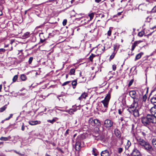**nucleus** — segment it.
I'll return each mask as SVG.
<instances>
[{
	"label": "nucleus",
	"instance_id": "nucleus-1",
	"mask_svg": "<svg viewBox=\"0 0 156 156\" xmlns=\"http://www.w3.org/2000/svg\"><path fill=\"white\" fill-rule=\"evenodd\" d=\"M138 105V104H136L133 102L130 106L127 109V111L129 113L133 114L135 117H138L139 116V110L137 109Z\"/></svg>",
	"mask_w": 156,
	"mask_h": 156
},
{
	"label": "nucleus",
	"instance_id": "nucleus-2",
	"mask_svg": "<svg viewBox=\"0 0 156 156\" xmlns=\"http://www.w3.org/2000/svg\"><path fill=\"white\" fill-rule=\"evenodd\" d=\"M110 98V95L109 94H108L105 98L104 99L101 101V102L103 105V106H99V109L102 112H105L108 107V103Z\"/></svg>",
	"mask_w": 156,
	"mask_h": 156
},
{
	"label": "nucleus",
	"instance_id": "nucleus-3",
	"mask_svg": "<svg viewBox=\"0 0 156 156\" xmlns=\"http://www.w3.org/2000/svg\"><path fill=\"white\" fill-rule=\"evenodd\" d=\"M89 124L90 126H100L101 125L100 121L98 119H94L93 118H90L88 121Z\"/></svg>",
	"mask_w": 156,
	"mask_h": 156
},
{
	"label": "nucleus",
	"instance_id": "nucleus-4",
	"mask_svg": "<svg viewBox=\"0 0 156 156\" xmlns=\"http://www.w3.org/2000/svg\"><path fill=\"white\" fill-rule=\"evenodd\" d=\"M141 121L143 124L145 126L148 127L151 125L147 115L146 116L142 117Z\"/></svg>",
	"mask_w": 156,
	"mask_h": 156
},
{
	"label": "nucleus",
	"instance_id": "nucleus-5",
	"mask_svg": "<svg viewBox=\"0 0 156 156\" xmlns=\"http://www.w3.org/2000/svg\"><path fill=\"white\" fill-rule=\"evenodd\" d=\"M113 125V122L110 119H107L104 121V125L108 129H110L111 128L112 126Z\"/></svg>",
	"mask_w": 156,
	"mask_h": 156
},
{
	"label": "nucleus",
	"instance_id": "nucleus-6",
	"mask_svg": "<svg viewBox=\"0 0 156 156\" xmlns=\"http://www.w3.org/2000/svg\"><path fill=\"white\" fill-rule=\"evenodd\" d=\"M147 116L151 125L152 124L156 123V117L152 114H148Z\"/></svg>",
	"mask_w": 156,
	"mask_h": 156
},
{
	"label": "nucleus",
	"instance_id": "nucleus-7",
	"mask_svg": "<svg viewBox=\"0 0 156 156\" xmlns=\"http://www.w3.org/2000/svg\"><path fill=\"white\" fill-rule=\"evenodd\" d=\"M135 138L137 141V144L142 147L147 142L139 136H136Z\"/></svg>",
	"mask_w": 156,
	"mask_h": 156
},
{
	"label": "nucleus",
	"instance_id": "nucleus-8",
	"mask_svg": "<svg viewBox=\"0 0 156 156\" xmlns=\"http://www.w3.org/2000/svg\"><path fill=\"white\" fill-rule=\"evenodd\" d=\"M142 147L147 151H151L153 150L152 146L148 142H147Z\"/></svg>",
	"mask_w": 156,
	"mask_h": 156
},
{
	"label": "nucleus",
	"instance_id": "nucleus-9",
	"mask_svg": "<svg viewBox=\"0 0 156 156\" xmlns=\"http://www.w3.org/2000/svg\"><path fill=\"white\" fill-rule=\"evenodd\" d=\"M132 156H141L139 151L136 148H134L132 153H131Z\"/></svg>",
	"mask_w": 156,
	"mask_h": 156
},
{
	"label": "nucleus",
	"instance_id": "nucleus-10",
	"mask_svg": "<svg viewBox=\"0 0 156 156\" xmlns=\"http://www.w3.org/2000/svg\"><path fill=\"white\" fill-rule=\"evenodd\" d=\"M82 147L81 146V143L80 140H77L76 141L75 146V149L76 151H79L81 148Z\"/></svg>",
	"mask_w": 156,
	"mask_h": 156
},
{
	"label": "nucleus",
	"instance_id": "nucleus-11",
	"mask_svg": "<svg viewBox=\"0 0 156 156\" xmlns=\"http://www.w3.org/2000/svg\"><path fill=\"white\" fill-rule=\"evenodd\" d=\"M150 112L151 114L153 115L156 117V105L154 106L150 109Z\"/></svg>",
	"mask_w": 156,
	"mask_h": 156
},
{
	"label": "nucleus",
	"instance_id": "nucleus-12",
	"mask_svg": "<svg viewBox=\"0 0 156 156\" xmlns=\"http://www.w3.org/2000/svg\"><path fill=\"white\" fill-rule=\"evenodd\" d=\"M115 134L118 138H120L121 136V132L117 129H115L114 131Z\"/></svg>",
	"mask_w": 156,
	"mask_h": 156
},
{
	"label": "nucleus",
	"instance_id": "nucleus-13",
	"mask_svg": "<svg viewBox=\"0 0 156 156\" xmlns=\"http://www.w3.org/2000/svg\"><path fill=\"white\" fill-rule=\"evenodd\" d=\"M88 94L87 93L84 92L81 95V96L78 99L81 101L83 99H85L86 97H87Z\"/></svg>",
	"mask_w": 156,
	"mask_h": 156
},
{
	"label": "nucleus",
	"instance_id": "nucleus-14",
	"mask_svg": "<svg viewBox=\"0 0 156 156\" xmlns=\"http://www.w3.org/2000/svg\"><path fill=\"white\" fill-rule=\"evenodd\" d=\"M101 156H109V152L107 150L102 151L101 153Z\"/></svg>",
	"mask_w": 156,
	"mask_h": 156
},
{
	"label": "nucleus",
	"instance_id": "nucleus-15",
	"mask_svg": "<svg viewBox=\"0 0 156 156\" xmlns=\"http://www.w3.org/2000/svg\"><path fill=\"white\" fill-rule=\"evenodd\" d=\"M136 92L135 90H132L129 92V95L132 98H134L136 96Z\"/></svg>",
	"mask_w": 156,
	"mask_h": 156
},
{
	"label": "nucleus",
	"instance_id": "nucleus-16",
	"mask_svg": "<svg viewBox=\"0 0 156 156\" xmlns=\"http://www.w3.org/2000/svg\"><path fill=\"white\" fill-rule=\"evenodd\" d=\"M140 42H141V41H136L133 43L132 46V51L134 50L135 47L137 46V44H139Z\"/></svg>",
	"mask_w": 156,
	"mask_h": 156
},
{
	"label": "nucleus",
	"instance_id": "nucleus-17",
	"mask_svg": "<svg viewBox=\"0 0 156 156\" xmlns=\"http://www.w3.org/2000/svg\"><path fill=\"white\" fill-rule=\"evenodd\" d=\"M140 42H141V41H136L133 43L132 46V51L134 50L135 47L137 46V44H139Z\"/></svg>",
	"mask_w": 156,
	"mask_h": 156
},
{
	"label": "nucleus",
	"instance_id": "nucleus-18",
	"mask_svg": "<svg viewBox=\"0 0 156 156\" xmlns=\"http://www.w3.org/2000/svg\"><path fill=\"white\" fill-rule=\"evenodd\" d=\"M140 42H141V41H136L133 43L132 46V51L134 50L135 47L137 46V44H139Z\"/></svg>",
	"mask_w": 156,
	"mask_h": 156
},
{
	"label": "nucleus",
	"instance_id": "nucleus-19",
	"mask_svg": "<svg viewBox=\"0 0 156 156\" xmlns=\"http://www.w3.org/2000/svg\"><path fill=\"white\" fill-rule=\"evenodd\" d=\"M151 101L154 106H156V97H154L151 98Z\"/></svg>",
	"mask_w": 156,
	"mask_h": 156
},
{
	"label": "nucleus",
	"instance_id": "nucleus-20",
	"mask_svg": "<svg viewBox=\"0 0 156 156\" xmlns=\"http://www.w3.org/2000/svg\"><path fill=\"white\" fill-rule=\"evenodd\" d=\"M143 54L144 53L142 52H141L140 53L137 54L135 58V61H136V60L139 59Z\"/></svg>",
	"mask_w": 156,
	"mask_h": 156
},
{
	"label": "nucleus",
	"instance_id": "nucleus-21",
	"mask_svg": "<svg viewBox=\"0 0 156 156\" xmlns=\"http://www.w3.org/2000/svg\"><path fill=\"white\" fill-rule=\"evenodd\" d=\"M29 123L31 125L34 126L37 124L38 123V121L37 120L29 121Z\"/></svg>",
	"mask_w": 156,
	"mask_h": 156
},
{
	"label": "nucleus",
	"instance_id": "nucleus-22",
	"mask_svg": "<svg viewBox=\"0 0 156 156\" xmlns=\"http://www.w3.org/2000/svg\"><path fill=\"white\" fill-rule=\"evenodd\" d=\"M77 84V80H75L72 81V84L73 86V88L75 89Z\"/></svg>",
	"mask_w": 156,
	"mask_h": 156
},
{
	"label": "nucleus",
	"instance_id": "nucleus-23",
	"mask_svg": "<svg viewBox=\"0 0 156 156\" xmlns=\"http://www.w3.org/2000/svg\"><path fill=\"white\" fill-rule=\"evenodd\" d=\"M92 154L95 156L98 155V152L97 150L94 148H93L92 150Z\"/></svg>",
	"mask_w": 156,
	"mask_h": 156
},
{
	"label": "nucleus",
	"instance_id": "nucleus-24",
	"mask_svg": "<svg viewBox=\"0 0 156 156\" xmlns=\"http://www.w3.org/2000/svg\"><path fill=\"white\" fill-rule=\"evenodd\" d=\"M10 138L11 137L10 136H9L8 137H1L0 138V140L2 141H7L9 140V139H10Z\"/></svg>",
	"mask_w": 156,
	"mask_h": 156
},
{
	"label": "nucleus",
	"instance_id": "nucleus-25",
	"mask_svg": "<svg viewBox=\"0 0 156 156\" xmlns=\"http://www.w3.org/2000/svg\"><path fill=\"white\" fill-rule=\"evenodd\" d=\"M20 78L22 81H24L27 80V77L25 75L23 74L21 75Z\"/></svg>",
	"mask_w": 156,
	"mask_h": 156
},
{
	"label": "nucleus",
	"instance_id": "nucleus-26",
	"mask_svg": "<svg viewBox=\"0 0 156 156\" xmlns=\"http://www.w3.org/2000/svg\"><path fill=\"white\" fill-rule=\"evenodd\" d=\"M96 56V55L92 53L89 58V59L90 61L91 62H93V60L94 58Z\"/></svg>",
	"mask_w": 156,
	"mask_h": 156
},
{
	"label": "nucleus",
	"instance_id": "nucleus-27",
	"mask_svg": "<svg viewBox=\"0 0 156 156\" xmlns=\"http://www.w3.org/2000/svg\"><path fill=\"white\" fill-rule=\"evenodd\" d=\"M152 144L156 148V138H154L151 140Z\"/></svg>",
	"mask_w": 156,
	"mask_h": 156
},
{
	"label": "nucleus",
	"instance_id": "nucleus-28",
	"mask_svg": "<svg viewBox=\"0 0 156 156\" xmlns=\"http://www.w3.org/2000/svg\"><path fill=\"white\" fill-rule=\"evenodd\" d=\"M127 143L126 145L125 148L126 149H128L131 145V144L129 140H127Z\"/></svg>",
	"mask_w": 156,
	"mask_h": 156
},
{
	"label": "nucleus",
	"instance_id": "nucleus-29",
	"mask_svg": "<svg viewBox=\"0 0 156 156\" xmlns=\"http://www.w3.org/2000/svg\"><path fill=\"white\" fill-rule=\"evenodd\" d=\"M75 70L74 69H70L69 74L70 75H75Z\"/></svg>",
	"mask_w": 156,
	"mask_h": 156
},
{
	"label": "nucleus",
	"instance_id": "nucleus-30",
	"mask_svg": "<svg viewBox=\"0 0 156 156\" xmlns=\"http://www.w3.org/2000/svg\"><path fill=\"white\" fill-rule=\"evenodd\" d=\"M30 33L28 32H27L24 33L23 36V37L24 38H26L28 37L29 36Z\"/></svg>",
	"mask_w": 156,
	"mask_h": 156
},
{
	"label": "nucleus",
	"instance_id": "nucleus-31",
	"mask_svg": "<svg viewBox=\"0 0 156 156\" xmlns=\"http://www.w3.org/2000/svg\"><path fill=\"white\" fill-rule=\"evenodd\" d=\"M116 52H117V51H116V52H113L112 53V54L110 56V60H111L112 59H113L114 58V57H115V55L116 53Z\"/></svg>",
	"mask_w": 156,
	"mask_h": 156
},
{
	"label": "nucleus",
	"instance_id": "nucleus-32",
	"mask_svg": "<svg viewBox=\"0 0 156 156\" xmlns=\"http://www.w3.org/2000/svg\"><path fill=\"white\" fill-rule=\"evenodd\" d=\"M144 31H142L138 33V35L139 37H142L143 36V35H144Z\"/></svg>",
	"mask_w": 156,
	"mask_h": 156
},
{
	"label": "nucleus",
	"instance_id": "nucleus-33",
	"mask_svg": "<svg viewBox=\"0 0 156 156\" xmlns=\"http://www.w3.org/2000/svg\"><path fill=\"white\" fill-rule=\"evenodd\" d=\"M6 106L5 105L0 108V112H2L5 111L6 108Z\"/></svg>",
	"mask_w": 156,
	"mask_h": 156
},
{
	"label": "nucleus",
	"instance_id": "nucleus-34",
	"mask_svg": "<svg viewBox=\"0 0 156 156\" xmlns=\"http://www.w3.org/2000/svg\"><path fill=\"white\" fill-rule=\"evenodd\" d=\"M133 99V102L135 103L138 104L137 102L139 101L138 98H136L135 96V98Z\"/></svg>",
	"mask_w": 156,
	"mask_h": 156
},
{
	"label": "nucleus",
	"instance_id": "nucleus-35",
	"mask_svg": "<svg viewBox=\"0 0 156 156\" xmlns=\"http://www.w3.org/2000/svg\"><path fill=\"white\" fill-rule=\"evenodd\" d=\"M18 78V75H15L12 78V81L13 82H15Z\"/></svg>",
	"mask_w": 156,
	"mask_h": 156
},
{
	"label": "nucleus",
	"instance_id": "nucleus-36",
	"mask_svg": "<svg viewBox=\"0 0 156 156\" xmlns=\"http://www.w3.org/2000/svg\"><path fill=\"white\" fill-rule=\"evenodd\" d=\"M88 16L90 18V20H91L93 18L94 14L93 13H92L90 14H89Z\"/></svg>",
	"mask_w": 156,
	"mask_h": 156
},
{
	"label": "nucleus",
	"instance_id": "nucleus-37",
	"mask_svg": "<svg viewBox=\"0 0 156 156\" xmlns=\"http://www.w3.org/2000/svg\"><path fill=\"white\" fill-rule=\"evenodd\" d=\"M55 120L54 119H53L52 120H48L47 122H50L51 124H53L55 121Z\"/></svg>",
	"mask_w": 156,
	"mask_h": 156
},
{
	"label": "nucleus",
	"instance_id": "nucleus-38",
	"mask_svg": "<svg viewBox=\"0 0 156 156\" xmlns=\"http://www.w3.org/2000/svg\"><path fill=\"white\" fill-rule=\"evenodd\" d=\"M99 49H101L102 51V52H103L105 51V46L101 45V47H99Z\"/></svg>",
	"mask_w": 156,
	"mask_h": 156
},
{
	"label": "nucleus",
	"instance_id": "nucleus-39",
	"mask_svg": "<svg viewBox=\"0 0 156 156\" xmlns=\"http://www.w3.org/2000/svg\"><path fill=\"white\" fill-rule=\"evenodd\" d=\"M147 98V97L146 94L144 95L142 97V99L143 101L145 102Z\"/></svg>",
	"mask_w": 156,
	"mask_h": 156
},
{
	"label": "nucleus",
	"instance_id": "nucleus-40",
	"mask_svg": "<svg viewBox=\"0 0 156 156\" xmlns=\"http://www.w3.org/2000/svg\"><path fill=\"white\" fill-rule=\"evenodd\" d=\"M134 80L133 79L131 80L129 82L128 84L129 87H130L133 84V82Z\"/></svg>",
	"mask_w": 156,
	"mask_h": 156
},
{
	"label": "nucleus",
	"instance_id": "nucleus-41",
	"mask_svg": "<svg viewBox=\"0 0 156 156\" xmlns=\"http://www.w3.org/2000/svg\"><path fill=\"white\" fill-rule=\"evenodd\" d=\"M33 57H30V58L29 59V61H28V63H29V64H31L32 62V61L33 60Z\"/></svg>",
	"mask_w": 156,
	"mask_h": 156
},
{
	"label": "nucleus",
	"instance_id": "nucleus-42",
	"mask_svg": "<svg viewBox=\"0 0 156 156\" xmlns=\"http://www.w3.org/2000/svg\"><path fill=\"white\" fill-rule=\"evenodd\" d=\"M70 82H71L70 81H67L66 82H64V83H63L62 84V86H65L68 84H69V83Z\"/></svg>",
	"mask_w": 156,
	"mask_h": 156
},
{
	"label": "nucleus",
	"instance_id": "nucleus-43",
	"mask_svg": "<svg viewBox=\"0 0 156 156\" xmlns=\"http://www.w3.org/2000/svg\"><path fill=\"white\" fill-rule=\"evenodd\" d=\"M110 28L107 33L108 35L109 36H111L112 33V30H110Z\"/></svg>",
	"mask_w": 156,
	"mask_h": 156
},
{
	"label": "nucleus",
	"instance_id": "nucleus-44",
	"mask_svg": "<svg viewBox=\"0 0 156 156\" xmlns=\"http://www.w3.org/2000/svg\"><path fill=\"white\" fill-rule=\"evenodd\" d=\"M67 20L66 19H64L63 20V21L62 22V24L63 26H65L66 25V23H67Z\"/></svg>",
	"mask_w": 156,
	"mask_h": 156
},
{
	"label": "nucleus",
	"instance_id": "nucleus-45",
	"mask_svg": "<svg viewBox=\"0 0 156 156\" xmlns=\"http://www.w3.org/2000/svg\"><path fill=\"white\" fill-rule=\"evenodd\" d=\"M123 149L122 148H119L118 149V152L119 153H120L122 151Z\"/></svg>",
	"mask_w": 156,
	"mask_h": 156
},
{
	"label": "nucleus",
	"instance_id": "nucleus-46",
	"mask_svg": "<svg viewBox=\"0 0 156 156\" xmlns=\"http://www.w3.org/2000/svg\"><path fill=\"white\" fill-rule=\"evenodd\" d=\"M69 129H68L66 130V132H65V133L64 134V135L65 136H67V135L68 134H69Z\"/></svg>",
	"mask_w": 156,
	"mask_h": 156
},
{
	"label": "nucleus",
	"instance_id": "nucleus-47",
	"mask_svg": "<svg viewBox=\"0 0 156 156\" xmlns=\"http://www.w3.org/2000/svg\"><path fill=\"white\" fill-rule=\"evenodd\" d=\"M99 16L101 18H102L105 17V15L102 13L99 14Z\"/></svg>",
	"mask_w": 156,
	"mask_h": 156
},
{
	"label": "nucleus",
	"instance_id": "nucleus-48",
	"mask_svg": "<svg viewBox=\"0 0 156 156\" xmlns=\"http://www.w3.org/2000/svg\"><path fill=\"white\" fill-rule=\"evenodd\" d=\"M152 12H156V6H154L152 9Z\"/></svg>",
	"mask_w": 156,
	"mask_h": 156
},
{
	"label": "nucleus",
	"instance_id": "nucleus-49",
	"mask_svg": "<svg viewBox=\"0 0 156 156\" xmlns=\"http://www.w3.org/2000/svg\"><path fill=\"white\" fill-rule=\"evenodd\" d=\"M116 69V65H113L112 66V69L114 71H115Z\"/></svg>",
	"mask_w": 156,
	"mask_h": 156
},
{
	"label": "nucleus",
	"instance_id": "nucleus-50",
	"mask_svg": "<svg viewBox=\"0 0 156 156\" xmlns=\"http://www.w3.org/2000/svg\"><path fill=\"white\" fill-rule=\"evenodd\" d=\"M117 49V46L116 45H114V52H116L115 51Z\"/></svg>",
	"mask_w": 156,
	"mask_h": 156
},
{
	"label": "nucleus",
	"instance_id": "nucleus-51",
	"mask_svg": "<svg viewBox=\"0 0 156 156\" xmlns=\"http://www.w3.org/2000/svg\"><path fill=\"white\" fill-rule=\"evenodd\" d=\"M5 50L4 48H0V52H5Z\"/></svg>",
	"mask_w": 156,
	"mask_h": 156
},
{
	"label": "nucleus",
	"instance_id": "nucleus-52",
	"mask_svg": "<svg viewBox=\"0 0 156 156\" xmlns=\"http://www.w3.org/2000/svg\"><path fill=\"white\" fill-rule=\"evenodd\" d=\"M24 129H25V127L24 126V123H23V124L22 126L21 129L22 130V131H24Z\"/></svg>",
	"mask_w": 156,
	"mask_h": 156
},
{
	"label": "nucleus",
	"instance_id": "nucleus-53",
	"mask_svg": "<svg viewBox=\"0 0 156 156\" xmlns=\"http://www.w3.org/2000/svg\"><path fill=\"white\" fill-rule=\"evenodd\" d=\"M122 111L121 110V109H119L118 110V113L119 115H122Z\"/></svg>",
	"mask_w": 156,
	"mask_h": 156
},
{
	"label": "nucleus",
	"instance_id": "nucleus-54",
	"mask_svg": "<svg viewBox=\"0 0 156 156\" xmlns=\"http://www.w3.org/2000/svg\"><path fill=\"white\" fill-rule=\"evenodd\" d=\"M82 78L83 79V81L82 82L84 83L85 82V81L86 80V78H85L84 77H82Z\"/></svg>",
	"mask_w": 156,
	"mask_h": 156
},
{
	"label": "nucleus",
	"instance_id": "nucleus-55",
	"mask_svg": "<svg viewBox=\"0 0 156 156\" xmlns=\"http://www.w3.org/2000/svg\"><path fill=\"white\" fill-rule=\"evenodd\" d=\"M122 12H118V13H117V15H116V16H120V15H121V13H122Z\"/></svg>",
	"mask_w": 156,
	"mask_h": 156
},
{
	"label": "nucleus",
	"instance_id": "nucleus-56",
	"mask_svg": "<svg viewBox=\"0 0 156 156\" xmlns=\"http://www.w3.org/2000/svg\"><path fill=\"white\" fill-rule=\"evenodd\" d=\"M141 134L143 135L144 136H145L146 135V133H145L144 132H141Z\"/></svg>",
	"mask_w": 156,
	"mask_h": 156
},
{
	"label": "nucleus",
	"instance_id": "nucleus-57",
	"mask_svg": "<svg viewBox=\"0 0 156 156\" xmlns=\"http://www.w3.org/2000/svg\"><path fill=\"white\" fill-rule=\"evenodd\" d=\"M101 0H95V2L97 3H99Z\"/></svg>",
	"mask_w": 156,
	"mask_h": 156
},
{
	"label": "nucleus",
	"instance_id": "nucleus-58",
	"mask_svg": "<svg viewBox=\"0 0 156 156\" xmlns=\"http://www.w3.org/2000/svg\"><path fill=\"white\" fill-rule=\"evenodd\" d=\"M14 40H12L10 42V44H12L13 42H14Z\"/></svg>",
	"mask_w": 156,
	"mask_h": 156
},
{
	"label": "nucleus",
	"instance_id": "nucleus-59",
	"mask_svg": "<svg viewBox=\"0 0 156 156\" xmlns=\"http://www.w3.org/2000/svg\"><path fill=\"white\" fill-rule=\"evenodd\" d=\"M45 39H41V40H40V41H41V43H43V42H44V41H45Z\"/></svg>",
	"mask_w": 156,
	"mask_h": 156
},
{
	"label": "nucleus",
	"instance_id": "nucleus-60",
	"mask_svg": "<svg viewBox=\"0 0 156 156\" xmlns=\"http://www.w3.org/2000/svg\"><path fill=\"white\" fill-rule=\"evenodd\" d=\"M12 116H13V114H10V115H9V117L10 118H12Z\"/></svg>",
	"mask_w": 156,
	"mask_h": 156
},
{
	"label": "nucleus",
	"instance_id": "nucleus-61",
	"mask_svg": "<svg viewBox=\"0 0 156 156\" xmlns=\"http://www.w3.org/2000/svg\"><path fill=\"white\" fill-rule=\"evenodd\" d=\"M10 119V118L9 117H8V118H6L5 120H9Z\"/></svg>",
	"mask_w": 156,
	"mask_h": 156
},
{
	"label": "nucleus",
	"instance_id": "nucleus-62",
	"mask_svg": "<svg viewBox=\"0 0 156 156\" xmlns=\"http://www.w3.org/2000/svg\"><path fill=\"white\" fill-rule=\"evenodd\" d=\"M9 46V44H6V45H5V46H4V47L5 48H6V47H7Z\"/></svg>",
	"mask_w": 156,
	"mask_h": 156
},
{
	"label": "nucleus",
	"instance_id": "nucleus-63",
	"mask_svg": "<svg viewBox=\"0 0 156 156\" xmlns=\"http://www.w3.org/2000/svg\"><path fill=\"white\" fill-rule=\"evenodd\" d=\"M120 119L121 121H122L124 120L123 118L122 117H121Z\"/></svg>",
	"mask_w": 156,
	"mask_h": 156
},
{
	"label": "nucleus",
	"instance_id": "nucleus-64",
	"mask_svg": "<svg viewBox=\"0 0 156 156\" xmlns=\"http://www.w3.org/2000/svg\"><path fill=\"white\" fill-rule=\"evenodd\" d=\"M94 48H92V49H91L89 53H90V52H91L94 49Z\"/></svg>",
	"mask_w": 156,
	"mask_h": 156
}]
</instances>
